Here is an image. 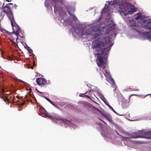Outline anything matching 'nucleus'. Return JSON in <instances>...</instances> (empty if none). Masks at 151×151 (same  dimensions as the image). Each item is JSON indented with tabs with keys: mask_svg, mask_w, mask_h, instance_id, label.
I'll use <instances>...</instances> for the list:
<instances>
[{
	"mask_svg": "<svg viewBox=\"0 0 151 151\" xmlns=\"http://www.w3.org/2000/svg\"><path fill=\"white\" fill-rule=\"evenodd\" d=\"M80 96H81L80 95H79Z\"/></svg>",
	"mask_w": 151,
	"mask_h": 151,
	"instance_id": "obj_39",
	"label": "nucleus"
},
{
	"mask_svg": "<svg viewBox=\"0 0 151 151\" xmlns=\"http://www.w3.org/2000/svg\"><path fill=\"white\" fill-rule=\"evenodd\" d=\"M111 81L112 83V86L114 87V90H115L116 89V86L115 84V81L112 78L111 79Z\"/></svg>",
	"mask_w": 151,
	"mask_h": 151,
	"instance_id": "obj_17",
	"label": "nucleus"
},
{
	"mask_svg": "<svg viewBox=\"0 0 151 151\" xmlns=\"http://www.w3.org/2000/svg\"><path fill=\"white\" fill-rule=\"evenodd\" d=\"M104 72V74L105 77L106 78H110L111 77V75L110 74V72L109 71H108L107 70H105Z\"/></svg>",
	"mask_w": 151,
	"mask_h": 151,
	"instance_id": "obj_13",
	"label": "nucleus"
},
{
	"mask_svg": "<svg viewBox=\"0 0 151 151\" xmlns=\"http://www.w3.org/2000/svg\"><path fill=\"white\" fill-rule=\"evenodd\" d=\"M4 3L2 4L0 2V9L4 7L6 8V9L4 11V12L7 14L9 18L13 30V32L12 33L5 30V33L9 35H11V33L15 34L16 37L15 38H13V40H14L15 39H16L17 42L19 36L21 38L23 37V34L21 33L20 29L14 20L12 13L13 10L17 9V6L15 4H13L12 3H10L6 4V6L4 7Z\"/></svg>",
	"mask_w": 151,
	"mask_h": 151,
	"instance_id": "obj_1",
	"label": "nucleus"
},
{
	"mask_svg": "<svg viewBox=\"0 0 151 151\" xmlns=\"http://www.w3.org/2000/svg\"><path fill=\"white\" fill-rule=\"evenodd\" d=\"M55 5L54 6V9H55Z\"/></svg>",
	"mask_w": 151,
	"mask_h": 151,
	"instance_id": "obj_35",
	"label": "nucleus"
},
{
	"mask_svg": "<svg viewBox=\"0 0 151 151\" xmlns=\"http://www.w3.org/2000/svg\"><path fill=\"white\" fill-rule=\"evenodd\" d=\"M108 106L109 108L113 112H114V113H116V111L114 110V109L112 108V106H111L109 105H108Z\"/></svg>",
	"mask_w": 151,
	"mask_h": 151,
	"instance_id": "obj_20",
	"label": "nucleus"
},
{
	"mask_svg": "<svg viewBox=\"0 0 151 151\" xmlns=\"http://www.w3.org/2000/svg\"><path fill=\"white\" fill-rule=\"evenodd\" d=\"M103 116L109 121L111 122L112 121V119L111 117V115L108 114H103Z\"/></svg>",
	"mask_w": 151,
	"mask_h": 151,
	"instance_id": "obj_11",
	"label": "nucleus"
},
{
	"mask_svg": "<svg viewBox=\"0 0 151 151\" xmlns=\"http://www.w3.org/2000/svg\"><path fill=\"white\" fill-rule=\"evenodd\" d=\"M111 41L109 43L106 45L105 47L101 48L100 50L101 51L102 55H107L109 51L111 49V45L109 46Z\"/></svg>",
	"mask_w": 151,
	"mask_h": 151,
	"instance_id": "obj_5",
	"label": "nucleus"
},
{
	"mask_svg": "<svg viewBox=\"0 0 151 151\" xmlns=\"http://www.w3.org/2000/svg\"><path fill=\"white\" fill-rule=\"evenodd\" d=\"M40 114L41 115L44 117H48L49 118L51 119L52 118V117L50 116H48V115L45 113H42L41 112H40Z\"/></svg>",
	"mask_w": 151,
	"mask_h": 151,
	"instance_id": "obj_14",
	"label": "nucleus"
},
{
	"mask_svg": "<svg viewBox=\"0 0 151 151\" xmlns=\"http://www.w3.org/2000/svg\"><path fill=\"white\" fill-rule=\"evenodd\" d=\"M133 95H136V94H131V95L130 96H129V98H130V97L132 96Z\"/></svg>",
	"mask_w": 151,
	"mask_h": 151,
	"instance_id": "obj_30",
	"label": "nucleus"
},
{
	"mask_svg": "<svg viewBox=\"0 0 151 151\" xmlns=\"http://www.w3.org/2000/svg\"><path fill=\"white\" fill-rule=\"evenodd\" d=\"M27 50L29 53L32 54L33 52L32 50L29 47H27Z\"/></svg>",
	"mask_w": 151,
	"mask_h": 151,
	"instance_id": "obj_19",
	"label": "nucleus"
},
{
	"mask_svg": "<svg viewBox=\"0 0 151 151\" xmlns=\"http://www.w3.org/2000/svg\"><path fill=\"white\" fill-rule=\"evenodd\" d=\"M106 6H107V5L106 4L105 6V7L108 8V6H107V7H106Z\"/></svg>",
	"mask_w": 151,
	"mask_h": 151,
	"instance_id": "obj_34",
	"label": "nucleus"
},
{
	"mask_svg": "<svg viewBox=\"0 0 151 151\" xmlns=\"http://www.w3.org/2000/svg\"><path fill=\"white\" fill-rule=\"evenodd\" d=\"M142 18V14L141 13H137L136 15L135 16V19L138 20L139 19H141Z\"/></svg>",
	"mask_w": 151,
	"mask_h": 151,
	"instance_id": "obj_12",
	"label": "nucleus"
},
{
	"mask_svg": "<svg viewBox=\"0 0 151 151\" xmlns=\"http://www.w3.org/2000/svg\"><path fill=\"white\" fill-rule=\"evenodd\" d=\"M98 38H100V37H98Z\"/></svg>",
	"mask_w": 151,
	"mask_h": 151,
	"instance_id": "obj_41",
	"label": "nucleus"
},
{
	"mask_svg": "<svg viewBox=\"0 0 151 151\" xmlns=\"http://www.w3.org/2000/svg\"><path fill=\"white\" fill-rule=\"evenodd\" d=\"M45 98L48 101H49L50 100L49 99L46 97H45Z\"/></svg>",
	"mask_w": 151,
	"mask_h": 151,
	"instance_id": "obj_26",
	"label": "nucleus"
},
{
	"mask_svg": "<svg viewBox=\"0 0 151 151\" xmlns=\"http://www.w3.org/2000/svg\"><path fill=\"white\" fill-rule=\"evenodd\" d=\"M107 58L105 56H98V58L96 60V62L98 66L100 69H104L106 67Z\"/></svg>",
	"mask_w": 151,
	"mask_h": 151,
	"instance_id": "obj_4",
	"label": "nucleus"
},
{
	"mask_svg": "<svg viewBox=\"0 0 151 151\" xmlns=\"http://www.w3.org/2000/svg\"><path fill=\"white\" fill-rule=\"evenodd\" d=\"M132 90H133V91H138L139 90V89L137 88H133L132 89Z\"/></svg>",
	"mask_w": 151,
	"mask_h": 151,
	"instance_id": "obj_22",
	"label": "nucleus"
},
{
	"mask_svg": "<svg viewBox=\"0 0 151 151\" xmlns=\"http://www.w3.org/2000/svg\"><path fill=\"white\" fill-rule=\"evenodd\" d=\"M109 4L111 5L114 4L118 5L120 10V12L121 14L126 16L130 13L131 4L124 0H114L113 1L109 2Z\"/></svg>",
	"mask_w": 151,
	"mask_h": 151,
	"instance_id": "obj_2",
	"label": "nucleus"
},
{
	"mask_svg": "<svg viewBox=\"0 0 151 151\" xmlns=\"http://www.w3.org/2000/svg\"><path fill=\"white\" fill-rule=\"evenodd\" d=\"M87 93V92H86L85 93H83V94H86V93Z\"/></svg>",
	"mask_w": 151,
	"mask_h": 151,
	"instance_id": "obj_37",
	"label": "nucleus"
},
{
	"mask_svg": "<svg viewBox=\"0 0 151 151\" xmlns=\"http://www.w3.org/2000/svg\"><path fill=\"white\" fill-rule=\"evenodd\" d=\"M76 31V30L74 31L75 33H76L77 35L80 36H83L84 35H89L90 33L88 30H87L86 31H85L83 29H81L79 30L78 33H77Z\"/></svg>",
	"mask_w": 151,
	"mask_h": 151,
	"instance_id": "obj_7",
	"label": "nucleus"
},
{
	"mask_svg": "<svg viewBox=\"0 0 151 151\" xmlns=\"http://www.w3.org/2000/svg\"><path fill=\"white\" fill-rule=\"evenodd\" d=\"M61 121L63 122V123H65V124H68L69 123V121H68L67 120H66L65 119H62Z\"/></svg>",
	"mask_w": 151,
	"mask_h": 151,
	"instance_id": "obj_18",
	"label": "nucleus"
},
{
	"mask_svg": "<svg viewBox=\"0 0 151 151\" xmlns=\"http://www.w3.org/2000/svg\"><path fill=\"white\" fill-rule=\"evenodd\" d=\"M94 35L95 37H99L101 35V31L102 29L99 27H96L94 29Z\"/></svg>",
	"mask_w": 151,
	"mask_h": 151,
	"instance_id": "obj_9",
	"label": "nucleus"
},
{
	"mask_svg": "<svg viewBox=\"0 0 151 151\" xmlns=\"http://www.w3.org/2000/svg\"><path fill=\"white\" fill-rule=\"evenodd\" d=\"M142 132L141 131H138V132H132V134L133 135H131L129 137H122V138H137L139 137H143L141 136L140 134Z\"/></svg>",
	"mask_w": 151,
	"mask_h": 151,
	"instance_id": "obj_6",
	"label": "nucleus"
},
{
	"mask_svg": "<svg viewBox=\"0 0 151 151\" xmlns=\"http://www.w3.org/2000/svg\"><path fill=\"white\" fill-rule=\"evenodd\" d=\"M68 13L73 18L74 21H76L78 19L77 17L75 15H73L71 14L69 11L68 12Z\"/></svg>",
	"mask_w": 151,
	"mask_h": 151,
	"instance_id": "obj_16",
	"label": "nucleus"
},
{
	"mask_svg": "<svg viewBox=\"0 0 151 151\" xmlns=\"http://www.w3.org/2000/svg\"><path fill=\"white\" fill-rule=\"evenodd\" d=\"M111 37L107 36L101 40L103 41L99 40L94 41L92 44V47L93 48H98L100 49L102 47H105L106 45L109 43L111 40Z\"/></svg>",
	"mask_w": 151,
	"mask_h": 151,
	"instance_id": "obj_3",
	"label": "nucleus"
},
{
	"mask_svg": "<svg viewBox=\"0 0 151 151\" xmlns=\"http://www.w3.org/2000/svg\"><path fill=\"white\" fill-rule=\"evenodd\" d=\"M104 124H105L107 125L106 123L104 121L101 120Z\"/></svg>",
	"mask_w": 151,
	"mask_h": 151,
	"instance_id": "obj_32",
	"label": "nucleus"
},
{
	"mask_svg": "<svg viewBox=\"0 0 151 151\" xmlns=\"http://www.w3.org/2000/svg\"><path fill=\"white\" fill-rule=\"evenodd\" d=\"M6 1L8 2H10L11 1V0H5Z\"/></svg>",
	"mask_w": 151,
	"mask_h": 151,
	"instance_id": "obj_31",
	"label": "nucleus"
},
{
	"mask_svg": "<svg viewBox=\"0 0 151 151\" xmlns=\"http://www.w3.org/2000/svg\"><path fill=\"white\" fill-rule=\"evenodd\" d=\"M45 6H46L47 7V6L49 5V4L48 3L46 2H45Z\"/></svg>",
	"mask_w": 151,
	"mask_h": 151,
	"instance_id": "obj_23",
	"label": "nucleus"
},
{
	"mask_svg": "<svg viewBox=\"0 0 151 151\" xmlns=\"http://www.w3.org/2000/svg\"><path fill=\"white\" fill-rule=\"evenodd\" d=\"M53 106H54L56 108L58 109H59V108L58 106H56V105H55L54 104H53Z\"/></svg>",
	"mask_w": 151,
	"mask_h": 151,
	"instance_id": "obj_25",
	"label": "nucleus"
},
{
	"mask_svg": "<svg viewBox=\"0 0 151 151\" xmlns=\"http://www.w3.org/2000/svg\"><path fill=\"white\" fill-rule=\"evenodd\" d=\"M133 28L135 29L136 31H138L137 29H136V28H137V27L136 26H134V27H133Z\"/></svg>",
	"mask_w": 151,
	"mask_h": 151,
	"instance_id": "obj_27",
	"label": "nucleus"
},
{
	"mask_svg": "<svg viewBox=\"0 0 151 151\" xmlns=\"http://www.w3.org/2000/svg\"><path fill=\"white\" fill-rule=\"evenodd\" d=\"M143 23L145 24L146 23L145 25V27L149 29H151V22H147L145 20H143Z\"/></svg>",
	"mask_w": 151,
	"mask_h": 151,
	"instance_id": "obj_10",
	"label": "nucleus"
},
{
	"mask_svg": "<svg viewBox=\"0 0 151 151\" xmlns=\"http://www.w3.org/2000/svg\"><path fill=\"white\" fill-rule=\"evenodd\" d=\"M143 34L146 35L148 36V38L151 39V32H144Z\"/></svg>",
	"mask_w": 151,
	"mask_h": 151,
	"instance_id": "obj_15",
	"label": "nucleus"
},
{
	"mask_svg": "<svg viewBox=\"0 0 151 151\" xmlns=\"http://www.w3.org/2000/svg\"><path fill=\"white\" fill-rule=\"evenodd\" d=\"M36 82L37 84L39 85H45L46 83L48 84L46 82L45 79L42 78H36Z\"/></svg>",
	"mask_w": 151,
	"mask_h": 151,
	"instance_id": "obj_8",
	"label": "nucleus"
},
{
	"mask_svg": "<svg viewBox=\"0 0 151 151\" xmlns=\"http://www.w3.org/2000/svg\"><path fill=\"white\" fill-rule=\"evenodd\" d=\"M53 1H54L55 3H56L58 1V0H53Z\"/></svg>",
	"mask_w": 151,
	"mask_h": 151,
	"instance_id": "obj_29",
	"label": "nucleus"
},
{
	"mask_svg": "<svg viewBox=\"0 0 151 151\" xmlns=\"http://www.w3.org/2000/svg\"><path fill=\"white\" fill-rule=\"evenodd\" d=\"M49 102L50 103L53 105L54 104L53 103V102L52 101H51V100H50V101H49Z\"/></svg>",
	"mask_w": 151,
	"mask_h": 151,
	"instance_id": "obj_24",
	"label": "nucleus"
},
{
	"mask_svg": "<svg viewBox=\"0 0 151 151\" xmlns=\"http://www.w3.org/2000/svg\"><path fill=\"white\" fill-rule=\"evenodd\" d=\"M101 77H102H102H103V76H102V75H101Z\"/></svg>",
	"mask_w": 151,
	"mask_h": 151,
	"instance_id": "obj_38",
	"label": "nucleus"
},
{
	"mask_svg": "<svg viewBox=\"0 0 151 151\" xmlns=\"http://www.w3.org/2000/svg\"><path fill=\"white\" fill-rule=\"evenodd\" d=\"M19 96H16V97L17 98H19Z\"/></svg>",
	"mask_w": 151,
	"mask_h": 151,
	"instance_id": "obj_33",
	"label": "nucleus"
},
{
	"mask_svg": "<svg viewBox=\"0 0 151 151\" xmlns=\"http://www.w3.org/2000/svg\"><path fill=\"white\" fill-rule=\"evenodd\" d=\"M145 134L146 135H150V137L149 138L151 139V132H146Z\"/></svg>",
	"mask_w": 151,
	"mask_h": 151,
	"instance_id": "obj_21",
	"label": "nucleus"
},
{
	"mask_svg": "<svg viewBox=\"0 0 151 151\" xmlns=\"http://www.w3.org/2000/svg\"><path fill=\"white\" fill-rule=\"evenodd\" d=\"M84 96L86 97H87V98H88V99L90 98L89 96L87 95H85Z\"/></svg>",
	"mask_w": 151,
	"mask_h": 151,
	"instance_id": "obj_28",
	"label": "nucleus"
},
{
	"mask_svg": "<svg viewBox=\"0 0 151 151\" xmlns=\"http://www.w3.org/2000/svg\"><path fill=\"white\" fill-rule=\"evenodd\" d=\"M118 134V135H120L119 134Z\"/></svg>",
	"mask_w": 151,
	"mask_h": 151,
	"instance_id": "obj_42",
	"label": "nucleus"
},
{
	"mask_svg": "<svg viewBox=\"0 0 151 151\" xmlns=\"http://www.w3.org/2000/svg\"><path fill=\"white\" fill-rule=\"evenodd\" d=\"M24 102L23 103H22V105H24Z\"/></svg>",
	"mask_w": 151,
	"mask_h": 151,
	"instance_id": "obj_36",
	"label": "nucleus"
},
{
	"mask_svg": "<svg viewBox=\"0 0 151 151\" xmlns=\"http://www.w3.org/2000/svg\"><path fill=\"white\" fill-rule=\"evenodd\" d=\"M3 91H4V90L3 89Z\"/></svg>",
	"mask_w": 151,
	"mask_h": 151,
	"instance_id": "obj_40",
	"label": "nucleus"
}]
</instances>
